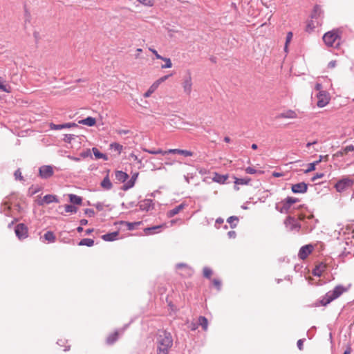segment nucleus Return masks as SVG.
I'll use <instances>...</instances> for the list:
<instances>
[{"instance_id":"1","label":"nucleus","mask_w":354,"mask_h":354,"mask_svg":"<svg viewBox=\"0 0 354 354\" xmlns=\"http://www.w3.org/2000/svg\"><path fill=\"white\" fill-rule=\"evenodd\" d=\"M172 344L171 334L166 331L160 332L157 337V354H168Z\"/></svg>"},{"instance_id":"2","label":"nucleus","mask_w":354,"mask_h":354,"mask_svg":"<svg viewBox=\"0 0 354 354\" xmlns=\"http://www.w3.org/2000/svg\"><path fill=\"white\" fill-rule=\"evenodd\" d=\"M340 39V31L338 29H334L328 31L323 36V40L325 44L329 47L338 48Z\"/></svg>"},{"instance_id":"3","label":"nucleus","mask_w":354,"mask_h":354,"mask_svg":"<svg viewBox=\"0 0 354 354\" xmlns=\"http://www.w3.org/2000/svg\"><path fill=\"white\" fill-rule=\"evenodd\" d=\"M323 17L324 15L321 8L319 6H315L311 14L310 20L307 24V29L313 30L316 27L321 26Z\"/></svg>"},{"instance_id":"4","label":"nucleus","mask_w":354,"mask_h":354,"mask_svg":"<svg viewBox=\"0 0 354 354\" xmlns=\"http://www.w3.org/2000/svg\"><path fill=\"white\" fill-rule=\"evenodd\" d=\"M345 291H346V288H345L344 286L340 285L337 286L333 290L328 292L320 300L321 305L326 306L333 300L338 298Z\"/></svg>"},{"instance_id":"5","label":"nucleus","mask_w":354,"mask_h":354,"mask_svg":"<svg viewBox=\"0 0 354 354\" xmlns=\"http://www.w3.org/2000/svg\"><path fill=\"white\" fill-rule=\"evenodd\" d=\"M181 86L183 89V93L186 95L189 96L192 93L193 87L192 74L189 71H187L186 74L183 77Z\"/></svg>"},{"instance_id":"6","label":"nucleus","mask_w":354,"mask_h":354,"mask_svg":"<svg viewBox=\"0 0 354 354\" xmlns=\"http://www.w3.org/2000/svg\"><path fill=\"white\" fill-rule=\"evenodd\" d=\"M299 218L304 222V228L306 232H311L316 226L317 221L314 219L313 214L308 216L300 214Z\"/></svg>"},{"instance_id":"7","label":"nucleus","mask_w":354,"mask_h":354,"mask_svg":"<svg viewBox=\"0 0 354 354\" xmlns=\"http://www.w3.org/2000/svg\"><path fill=\"white\" fill-rule=\"evenodd\" d=\"M354 184V180L348 177H344L339 180L335 187L338 192H342L346 189L351 187Z\"/></svg>"},{"instance_id":"8","label":"nucleus","mask_w":354,"mask_h":354,"mask_svg":"<svg viewBox=\"0 0 354 354\" xmlns=\"http://www.w3.org/2000/svg\"><path fill=\"white\" fill-rule=\"evenodd\" d=\"M317 105L320 108L324 107L326 105H327L330 100L328 93L324 91H321L319 92V93L317 95Z\"/></svg>"},{"instance_id":"9","label":"nucleus","mask_w":354,"mask_h":354,"mask_svg":"<svg viewBox=\"0 0 354 354\" xmlns=\"http://www.w3.org/2000/svg\"><path fill=\"white\" fill-rule=\"evenodd\" d=\"M284 224L289 230L293 231H299L301 228V225L299 222L293 217L288 216L284 221Z\"/></svg>"},{"instance_id":"10","label":"nucleus","mask_w":354,"mask_h":354,"mask_svg":"<svg viewBox=\"0 0 354 354\" xmlns=\"http://www.w3.org/2000/svg\"><path fill=\"white\" fill-rule=\"evenodd\" d=\"M39 174L41 178L47 179L53 175V167L51 165H43L39 167Z\"/></svg>"},{"instance_id":"11","label":"nucleus","mask_w":354,"mask_h":354,"mask_svg":"<svg viewBox=\"0 0 354 354\" xmlns=\"http://www.w3.org/2000/svg\"><path fill=\"white\" fill-rule=\"evenodd\" d=\"M15 232L16 236L19 239H24L28 236V228L23 223L18 224L15 227Z\"/></svg>"},{"instance_id":"12","label":"nucleus","mask_w":354,"mask_h":354,"mask_svg":"<svg viewBox=\"0 0 354 354\" xmlns=\"http://www.w3.org/2000/svg\"><path fill=\"white\" fill-rule=\"evenodd\" d=\"M52 203H59V200L57 196L53 194H47L40 200L37 201V204L39 205H44V204H50Z\"/></svg>"},{"instance_id":"13","label":"nucleus","mask_w":354,"mask_h":354,"mask_svg":"<svg viewBox=\"0 0 354 354\" xmlns=\"http://www.w3.org/2000/svg\"><path fill=\"white\" fill-rule=\"evenodd\" d=\"M292 192L295 194H304L307 192L308 185L304 182L299 183L292 185Z\"/></svg>"},{"instance_id":"14","label":"nucleus","mask_w":354,"mask_h":354,"mask_svg":"<svg viewBox=\"0 0 354 354\" xmlns=\"http://www.w3.org/2000/svg\"><path fill=\"white\" fill-rule=\"evenodd\" d=\"M313 247L311 245L302 246L298 253V257L301 259H305L313 251Z\"/></svg>"},{"instance_id":"15","label":"nucleus","mask_w":354,"mask_h":354,"mask_svg":"<svg viewBox=\"0 0 354 354\" xmlns=\"http://www.w3.org/2000/svg\"><path fill=\"white\" fill-rule=\"evenodd\" d=\"M139 206L140 209L149 211L153 208V203L151 199H145L140 201Z\"/></svg>"},{"instance_id":"16","label":"nucleus","mask_w":354,"mask_h":354,"mask_svg":"<svg viewBox=\"0 0 354 354\" xmlns=\"http://www.w3.org/2000/svg\"><path fill=\"white\" fill-rule=\"evenodd\" d=\"M165 227V225H155L150 227H147L144 230L146 235H151L160 232L159 230Z\"/></svg>"},{"instance_id":"17","label":"nucleus","mask_w":354,"mask_h":354,"mask_svg":"<svg viewBox=\"0 0 354 354\" xmlns=\"http://www.w3.org/2000/svg\"><path fill=\"white\" fill-rule=\"evenodd\" d=\"M167 153H173V154H180L184 156H193V152L188 150H184V149H169L167 151Z\"/></svg>"},{"instance_id":"18","label":"nucleus","mask_w":354,"mask_h":354,"mask_svg":"<svg viewBox=\"0 0 354 354\" xmlns=\"http://www.w3.org/2000/svg\"><path fill=\"white\" fill-rule=\"evenodd\" d=\"M297 117V115L295 111L292 110H288L286 111H283L279 114L277 116L278 118H288V119H293L296 118Z\"/></svg>"},{"instance_id":"19","label":"nucleus","mask_w":354,"mask_h":354,"mask_svg":"<svg viewBox=\"0 0 354 354\" xmlns=\"http://www.w3.org/2000/svg\"><path fill=\"white\" fill-rule=\"evenodd\" d=\"M138 173H136L134 174L131 179L129 180H128L124 185H123V187H122V189L123 190H128L129 189H131V187H133L135 185V182L138 178Z\"/></svg>"},{"instance_id":"20","label":"nucleus","mask_w":354,"mask_h":354,"mask_svg":"<svg viewBox=\"0 0 354 354\" xmlns=\"http://www.w3.org/2000/svg\"><path fill=\"white\" fill-rule=\"evenodd\" d=\"M118 232H113L102 235V239L105 241H113L118 239Z\"/></svg>"},{"instance_id":"21","label":"nucleus","mask_w":354,"mask_h":354,"mask_svg":"<svg viewBox=\"0 0 354 354\" xmlns=\"http://www.w3.org/2000/svg\"><path fill=\"white\" fill-rule=\"evenodd\" d=\"M101 187L106 190H110L113 185L109 179V175H106L100 183Z\"/></svg>"},{"instance_id":"22","label":"nucleus","mask_w":354,"mask_h":354,"mask_svg":"<svg viewBox=\"0 0 354 354\" xmlns=\"http://www.w3.org/2000/svg\"><path fill=\"white\" fill-rule=\"evenodd\" d=\"M115 178L120 182L124 183L129 178V175L122 171H116Z\"/></svg>"},{"instance_id":"23","label":"nucleus","mask_w":354,"mask_h":354,"mask_svg":"<svg viewBox=\"0 0 354 354\" xmlns=\"http://www.w3.org/2000/svg\"><path fill=\"white\" fill-rule=\"evenodd\" d=\"M228 176L227 175H221L218 173H214V176L212 178V180L214 182L218 183L220 184H223L227 180Z\"/></svg>"},{"instance_id":"24","label":"nucleus","mask_w":354,"mask_h":354,"mask_svg":"<svg viewBox=\"0 0 354 354\" xmlns=\"http://www.w3.org/2000/svg\"><path fill=\"white\" fill-rule=\"evenodd\" d=\"M185 207L184 204H180L179 205L175 207L174 209L169 210L167 212L168 217H173L176 214H178Z\"/></svg>"},{"instance_id":"25","label":"nucleus","mask_w":354,"mask_h":354,"mask_svg":"<svg viewBox=\"0 0 354 354\" xmlns=\"http://www.w3.org/2000/svg\"><path fill=\"white\" fill-rule=\"evenodd\" d=\"M96 120L93 117H87L79 122L80 124L86 125L88 127H93L95 124Z\"/></svg>"},{"instance_id":"26","label":"nucleus","mask_w":354,"mask_h":354,"mask_svg":"<svg viewBox=\"0 0 354 354\" xmlns=\"http://www.w3.org/2000/svg\"><path fill=\"white\" fill-rule=\"evenodd\" d=\"M92 151L96 159H103L104 160H108L107 156L104 153H101L96 147H93Z\"/></svg>"},{"instance_id":"27","label":"nucleus","mask_w":354,"mask_h":354,"mask_svg":"<svg viewBox=\"0 0 354 354\" xmlns=\"http://www.w3.org/2000/svg\"><path fill=\"white\" fill-rule=\"evenodd\" d=\"M69 201L71 203L75 205H81L82 198L75 194H71L68 195Z\"/></svg>"},{"instance_id":"28","label":"nucleus","mask_w":354,"mask_h":354,"mask_svg":"<svg viewBox=\"0 0 354 354\" xmlns=\"http://www.w3.org/2000/svg\"><path fill=\"white\" fill-rule=\"evenodd\" d=\"M118 338V333L117 331L113 333L110 334L106 338V344H113Z\"/></svg>"},{"instance_id":"29","label":"nucleus","mask_w":354,"mask_h":354,"mask_svg":"<svg viewBox=\"0 0 354 354\" xmlns=\"http://www.w3.org/2000/svg\"><path fill=\"white\" fill-rule=\"evenodd\" d=\"M110 149L117 151L118 154H120L123 150V146L118 142H112L109 145Z\"/></svg>"},{"instance_id":"30","label":"nucleus","mask_w":354,"mask_h":354,"mask_svg":"<svg viewBox=\"0 0 354 354\" xmlns=\"http://www.w3.org/2000/svg\"><path fill=\"white\" fill-rule=\"evenodd\" d=\"M251 179L248 177L245 178H234V183L236 185H248Z\"/></svg>"},{"instance_id":"31","label":"nucleus","mask_w":354,"mask_h":354,"mask_svg":"<svg viewBox=\"0 0 354 354\" xmlns=\"http://www.w3.org/2000/svg\"><path fill=\"white\" fill-rule=\"evenodd\" d=\"M325 266L323 264H320L313 270V274L315 276L320 277L322 272L324 271Z\"/></svg>"},{"instance_id":"32","label":"nucleus","mask_w":354,"mask_h":354,"mask_svg":"<svg viewBox=\"0 0 354 354\" xmlns=\"http://www.w3.org/2000/svg\"><path fill=\"white\" fill-rule=\"evenodd\" d=\"M285 201L284 207L288 209L292 204L297 203L298 199L293 197H287Z\"/></svg>"},{"instance_id":"33","label":"nucleus","mask_w":354,"mask_h":354,"mask_svg":"<svg viewBox=\"0 0 354 354\" xmlns=\"http://www.w3.org/2000/svg\"><path fill=\"white\" fill-rule=\"evenodd\" d=\"M79 245L91 247L94 245V241L91 239H82L78 243Z\"/></svg>"},{"instance_id":"34","label":"nucleus","mask_w":354,"mask_h":354,"mask_svg":"<svg viewBox=\"0 0 354 354\" xmlns=\"http://www.w3.org/2000/svg\"><path fill=\"white\" fill-rule=\"evenodd\" d=\"M0 89L6 93L11 92V87L5 84V81L0 77Z\"/></svg>"},{"instance_id":"35","label":"nucleus","mask_w":354,"mask_h":354,"mask_svg":"<svg viewBox=\"0 0 354 354\" xmlns=\"http://www.w3.org/2000/svg\"><path fill=\"white\" fill-rule=\"evenodd\" d=\"M144 151L150 153V154H161L162 156H165L166 154H167V151H163L162 149H144Z\"/></svg>"},{"instance_id":"36","label":"nucleus","mask_w":354,"mask_h":354,"mask_svg":"<svg viewBox=\"0 0 354 354\" xmlns=\"http://www.w3.org/2000/svg\"><path fill=\"white\" fill-rule=\"evenodd\" d=\"M198 323L202 326L204 330H207L208 327V321L206 317L203 316H200L198 318Z\"/></svg>"},{"instance_id":"37","label":"nucleus","mask_w":354,"mask_h":354,"mask_svg":"<svg viewBox=\"0 0 354 354\" xmlns=\"http://www.w3.org/2000/svg\"><path fill=\"white\" fill-rule=\"evenodd\" d=\"M44 239L48 242L53 243L56 240V237L53 232L48 231L44 234Z\"/></svg>"},{"instance_id":"38","label":"nucleus","mask_w":354,"mask_h":354,"mask_svg":"<svg viewBox=\"0 0 354 354\" xmlns=\"http://www.w3.org/2000/svg\"><path fill=\"white\" fill-rule=\"evenodd\" d=\"M176 268L177 269L185 268L186 270V271H187V275H192V273H193V270H192V268L190 267H189L185 263H178L176 265Z\"/></svg>"},{"instance_id":"39","label":"nucleus","mask_w":354,"mask_h":354,"mask_svg":"<svg viewBox=\"0 0 354 354\" xmlns=\"http://www.w3.org/2000/svg\"><path fill=\"white\" fill-rule=\"evenodd\" d=\"M227 223L230 224L232 228H234L237 225V222L239 221V218L236 216H230L227 220Z\"/></svg>"},{"instance_id":"40","label":"nucleus","mask_w":354,"mask_h":354,"mask_svg":"<svg viewBox=\"0 0 354 354\" xmlns=\"http://www.w3.org/2000/svg\"><path fill=\"white\" fill-rule=\"evenodd\" d=\"M158 87L156 86V84H155L154 83H153L150 87L149 88V89L147 90V91L146 93H144L143 96L145 97H149L151 96V95L155 92V91L158 88Z\"/></svg>"},{"instance_id":"41","label":"nucleus","mask_w":354,"mask_h":354,"mask_svg":"<svg viewBox=\"0 0 354 354\" xmlns=\"http://www.w3.org/2000/svg\"><path fill=\"white\" fill-rule=\"evenodd\" d=\"M160 59L165 62V64L161 66L162 68H170L172 67V63L169 58L162 57V59Z\"/></svg>"},{"instance_id":"42","label":"nucleus","mask_w":354,"mask_h":354,"mask_svg":"<svg viewBox=\"0 0 354 354\" xmlns=\"http://www.w3.org/2000/svg\"><path fill=\"white\" fill-rule=\"evenodd\" d=\"M292 37H293V35H292V32H288L287 33L286 38V44H285V46H284V50L286 52L288 51V45L291 41Z\"/></svg>"},{"instance_id":"43","label":"nucleus","mask_w":354,"mask_h":354,"mask_svg":"<svg viewBox=\"0 0 354 354\" xmlns=\"http://www.w3.org/2000/svg\"><path fill=\"white\" fill-rule=\"evenodd\" d=\"M122 223L125 224L127 226V229L129 230H133L136 226L140 225L141 222H134V223L122 222Z\"/></svg>"},{"instance_id":"44","label":"nucleus","mask_w":354,"mask_h":354,"mask_svg":"<svg viewBox=\"0 0 354 354\" xmlns=\"http://www.w3.org/2000/svg\"><path fill=\"white\" fill-rule=\"evenodd\" d=\"M65 211L68 213H76L77 212V207L72 205H66Z\"/></svg>"},{"instance_id":"45","label":"nucleus","mask_w":354,"mask_h":354,"mask_svg":"<svg viewBox=\"0 0 354 354\" xmlns=\"http://www.w3.org/2000/svg\"><path fill=\"white\" fill-rule=\"evenodd\" d=\"M317 165V162H313L308 165V168L304 171V173L307 174L315 169V167Z\"/></svg>"},{"instance_id":"46","label":"nucleus","mask_w":354,"mask_h":354,"mask_svg":"<svg viewBox=\"0 0 354 354\" xmlns=\"http://www.w3.org/2000/svg\"><path fill=\"white\" fill-rule=\"evenodd\" d=\"M80 156L82 158H86L88 157L92 158V154H91V150L89 149H87L82 151L80 154Z\"/></svg>"},{"instance_id":"47","label":"nucleus","mask_w":354,"mask_h":354,"mask_svg":"<svg viewBox=\"0 0 354 354\" xmlns=\"http://www.w3.org/2000/svg\"><path fill=\"white\" fill-rule=\"evenodd\" d=\"M171 75H164V76H162V77H160V78H159L158 80H157L156 81H155L153 83H154L155 84H156V86L158 87V86H159V85H160L161 83H162V82H164L165 81H166V80L169 78V76H171Z\"/></svg>"},{"instance_id":"48","label":"nucleus","mask_w":354,"mask_h":354,"mask_svg":"<svg viewBox=\"0 0 354 354\" xmlns=\"http://www.w3.org/2000/svg\"><path fill=\"white\" fill-rule=\"evenodd\" d=\"M212 274V270L208 268V267H205L203 268V276L207 279H210L211 277V275Z\"/></svg>"},{"instance_id":"49","label":"nucleus","mask_w":354,"mask_h":354,"mask_svg":"<svg viewBox=\"0 0 354 354\" xmlns=\"http://www.w3.org/2000/svg\"><path fill=\"white\" fill-rule=\"evenodd\" d=\"M76 136L74 134H65L64 138V141L68 143H71V141L75 138Z\"/></svg>"},{"instance_id":"50","label":"nucleus","mask_w":354,"mask_h":354,"mask_svg":"<svg viewBox=\"0 0 354 354\" xmlns=\"http://www.w3.org/2000/svg\"><path fill=\"white\" fill-rule=\"evenodd\" d=\"M64 126H63V124H55L53 123H50V129H53V130H60V129H64Z\"/></svg>"},{"instance_id":"51","label":"nucleus","mask_w":354,"mask_h":354,"mask_svg":"<svg viewBox=\"0 0 354 354\" xmlns=\"http://www.w3.org/2000/svg\"><path fill=\"white\" fill-rule=\"evenodd\" d=\"M139 2L142 3L143 5L152 6L154 3V0H138Z\"/></svg>"},{"instance_id":"52","label":"nucleus","mask_w":354,"mask_h":354,"mask_svg":"<svg viewBox=\"0 0 354 354\" xmlns=\"http://www.w3.org/2000/svg\"><path fill=\"white\" fill-rule=\"evenodd\" d=\"M139 2L142 3L143 5L152 6L154 3V0H138Z\"/></svg>"},{"instance_id":"53","label":"nucleus","mask_w":354,"mask_h":354,"mask_svg":"<svg viewBox=\"0 0 354 354\" xmlns=\"http://www.w3.org/2000/svg\"><path fill=\"white\" fill-rule=\"evenodd\" d=\"M14 175H15V177L16 180H23V176L21 175V172L19 169H17L15 171Z\"/></svg>"},{"instance_id":"54","label":"nucleus","mask_w":354,"mask_h":354,"mask_svg":"<svg viewBox=\"0 0 354 354\" xmlns=\"http://www.w3.org/2000/svg\"><path fill=\"white\" fill-rule=\"evenodd\" d=\"M212 282H213V284L217 288V290H221V281L219 279H214L212 280Z\"/></svg>"},{"instance_id":"55","label":"nucleus","mask_w":354,"mask_h":354,"mask_svg":"<svg viewBox=\"0 0 354 354\" xmlns=\"http://www.w3.org/2000/svg\"><path fill=\"white\" fill-rule=\"evenodd\" d=\"M149 50L155 55L156 59H162V56L159 55L156 50H155L151 47L149 48Z\"/></svg>"},{"instance_id":"56","label":"nucleus","mask_w":354,"mask_h":354,"mask_svg":"<svg viewBox=\"0 0 354 354\" xmlns=\"http://www.w3.org/2000/svg\"><path fill=\"white\" fill-rule=\"evenodd\" d=\"M245 172L249 174H254L257 173L258 171L253 167H248L245 169Z\"/></svg>"},{"instance_id":"57","label":"nucleus","mask_w":354,"mask_h":354,"mask_svg":"<svg viewBox=\"0 0 354 354\" xmlns=\"http://www.w3.org/2000/svg\"><path fill=\"white\" fill-rule=\"evenodd\" d=\"M354 151V145H350L344 147V153Z\"/></svg>"},{"instance_id":"58","label":"nucleus","mask_w":354,"mask_h":354,"mask_svg":"<svg viewBox=\"0 0 354 354\" xmlns=\"http://www.w3.org/2000/svg\"><path fill=\"white\" fill-rule=\"evenodd\" d=\"M84 213L90 217L94 216L95 215V212L92 209H86Z\"/></svg>"},{"instance_id":"59","label":"nucleus","mask_w":354,"mask_h":354,"mask_svg":"<svg viewBox=\"0 0 354 354\" xmlns=\"http://www.w3.org/2000/svg\"><path fill=\"white\" fill-rule=\"evenodd\" d=\"M324 176V175L323 173H319V174L317 173L313 177H312L311 181L314 182V181H315L316 180H317L319 178H323Z\"/></svg>"},{"instance_id":"60","label":"nucleus","mask_w":354,"mask_h":354,"mask_svg":"<svg viewBox=\"0 0 354 354\" xmlns=\"http://www.w3.org/2000/svg\"><path fill=\"white\" fill-rule=\"evenodd\" d=\"M94 206L97 208L98 211L103 210L104 205L102 203H97L96 204L94 205Z\"/></svg>"},{"instance_id":"61","label":"nucleus","mask_w":354,"mask_h":354,"mask_svg":"<svg viewBox=\"0 0 354 354\" xmlns=\"http://www.w3.org/2000/svg\"><path fill=\"white\" fill-rule=\"evenodd\" d=\"M303 343H304V339H300L297 341V347L301 351L303 349Z\"/></svg>"},{"instance_id":"62","label":"nucleus","mask_w":354,"mask_h":354,"mask_svg":"<svg viewBox=\"0 0 354 354\" xmlns=\"http://www.w3.org/2000/svg\"><path fill=\"white\" fill-rule=\"evenodd\" d=\"M129 132H130L129 130H127V129H119L117 131V133L119 135L128 134Z\"/></svg>"},{"instance_id":"63","label":"nucleus","mask_w":354,"mask_h":354,"mask_svg":"<svg viewBox=\"0 0 354 354\" xmlns=\"http://www.w3.org/2000/svg\"><path fill=\"white\" fill-rule=\"evenodd\" d=\"M68 158L70 160L75 161V162H79L81 160V157L80 156V157H75V156H68Z\"/></svg>"},{"instance_id":"64","label":"nucleus","mask_w":354,"mask_h":354,"mask_svg":"<svg viewBox=\"0 0 354 354\" xmlns=\"http://www.w3.org/2000/svg\"><path fill=\"white\" fill-rule=\"evenodd\" d=\"M227 236L230 239H232V238H235L236 236V232L234 231H229L227 232Z\"/></svg>"}]
</instances>
